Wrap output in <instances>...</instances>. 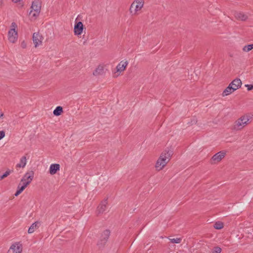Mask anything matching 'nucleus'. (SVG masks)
Masks as SVG:
<instances>
[{"mask_svg":"<svg viewBox=\"0 0 253 253\" xmlns=\"http://www.w3.org/2000/svg\"><path fill=\"white\" fill-rule=\"evenodd\" d=\"M172 152L171 150L165 151L162 153L156 164V168L158 170L162 169L170 160Z\"/></svg>","mask_w":253,"mask_h":253,"instance_id":"f257e3e1","label":"nucleus"},{"mask_svg":"<svg viewBox=\"0 0 253 253\" xmlns=\"http://www.w3.org/2000/svg\"><path fill=\"white\" fill-rule=\"evenodd\" d=\"M252 117L249 115L242 116L237 120L232 126V129L238 131L242 129L246 126L249 124Z\"/></svg>","mask_w":253,"mask_h":253,"instance_id":"f03ea898","label":"nucleus"},{"mask_svg":"<svg viewBox=\"0 0 253 253\" xmlns=\"http://www.w3.org/2000/svg\"><path fill=\"white\" fill-rule=\"evenodd\" d=\"M143 5V0H134L130 6V13L132 15L138 14L137 12L141 10Z\"/></svg>","mask_w":253,"mask_h":253,"instance_id":"7ed1b4c3","label":"nucleus"},{"mask_svg":"<svg viewBox=\"0 0 253 253\" xmlns=\"http://www.w3.org/2000/svg\"><path fill=\"white\" fill-rule=\"evenodd\" d=\"M17 25L15 22H12L11 25V29L8 33V39L11 43H15L18 39V33L15 30Z\"/></svg>","mask_w":253,"mask_h":253,"instance_id":"20e7f679","label":"nucleus"},{"mask_svg":"<svg viewBox=\"0 0 253 253\" xmlns=\"http://www.w3.org/2000/svg\"><path fill=\"white\" fill-rule=\"evenodd\" d=\"M34 176V172L33 170H31L27 172L22 178L21 180V182L23 183V184L27 186L33 180Z\"/></svg>","mask_w":253,"mask_h":253,"instance_id":"39448f33","label":"nucleus"},{"mask_svg":"<svg viewBox=\"0 0 253 253\" xmlns=\"http://www.w3.org/2000/svg\"><path fill=\"white\" fill-rule=\"evenodd\" d=\"M226 152L224 151H221L214 155L211 159V163L215 164L219 162L225 156Z\"/></svg>","mask_w":253,"mask_h":253,"instance_id":"423d86ee","label":"nucleus"},{"mask_svg":"<svg viewBox=\"0 0 253 253\" xmlns=\"http://www.w3.org/2000/svg\"><path fill=\"white\" fill-rule=\"evenodd\" d=\"M22 247L21 244L19 243L13 244L7 253H21Z\"/></svg>","mask_w":253,"mask_h":253,"instance_id":"0eeeda50","label":"nucleus"},{"mask_svg":"<svg viewBox=\"0 0 253 253\" xmlns=\"http://www.w3.org/2000/svg\"><path fill=\"white\" fill-rule=\"evenodd\" d=\"M107 204V199L101 202L96 210V213L98 215L103 213L106 210Z\"/></svg>","mask_w":253,"mask_h":253,"instance_id":"6e6552de","label":"nucleus"},{"mask_svg":"<svg viewBox=\"0 0 253 253\" xmlns=\"http://www.w3.org/2000/svg\"><path fill=\"white\" fill-rule=\"evenodd\" d=\"M42 37L39 33H34L33 35V41L35 47L42 44Z\"/></svg>","mask_w":253,"mask_h":253,"instance_id":"1a4fd4ad","label":"nucleus"},{"mask_svg":"<svg viewBox=\"0 0 253 253\" xmlns=\"http://www.w3.org/2000/svg\"><path fill=\"white\" fill-rule=\"evenodd\" d=\"M84 25L82 22L76 23L74 26V32L75 35H80L83 33Z\"/></svg>","mask_w":253,"mask_h":253,"instance_id":"9d476101","label":"nucleus"},{"mask_svg":"<svg viewBox=\"0 0 253 253\" xmlns=\"http://www.w3.org/2000/svg\"><path fill=\"white\" fill-rule=\"evenodd\" d=\"M233 15L238 20L245 21L248 19V16L240 11H234Z\"/></svg>","mask_w":253,"mask_h":253,"instance_id":"9b49d317","label":"nucleus"},{"mask_svg":"<svg viewBox=\"0 0 253 253\" xmlns=\"http://www.w3.org/2000/svg\"><path fill=\"white\" fill-rule=\"evenodd\" d=\"M233 89L234 91L241 87L242 85V82L240 79L236 78L230 84Z\"/></svg>","mask_w":253,"mask_h":253,"instance_id":"f8f14e48","label":"nucleus"},{"mask_svg":"<svg viewBox=\"0 0 253 253\" xmlns=\"http://www.w3.org/2000/svg\"><path fill=\"white\" fill-rule=\"evenodd\" d=\"M32 10L34 11L40 12L41 9V2L39 0H35L32 2Z\"/></svg>","mask_w":253,"mask_h":253,"instance_id":"ddd939ff","label":"nucleus"},{"mask_svg":"<svg viewBox=\"0 0 253 253\" xmlns=\"http://www.w3.org/2000/svg\"><path fill=\"white\" fill-rule=\"evenodd\" d=\"M60 169V165L58 164H53L50 166L49 173L51 175L55 174Z\"/></svg>","mask_w":253,"mask_h":253,"instance_id":"4468645a","label":"nucleus"},{"mask_svg":"<svg viewBox=\"0 0 253 253\" xmlns=\"http://www.w3.org/2000/svg\"><path fill=\"white\" fill-rule=\"evenodd\" d=\"M128 65L127 61H121L119 64L117 66L116 69L117 72H121L124 71L127 65Z\"/></svg>","mask_w":253,"mask_h":253,"instance_id":"2eb2a0df","label":"nucleus"},{"mask_svg":"<svg viewBox=\"0 0 253 253\" xmlns=\"http://www.w3.org/2000/svg\"><path fill=\"white\" fill-rule=\"evenodd\" d=\"M104 73V67L102 65H99L96 69L93 72V75L94 76L101 75Z\"/></svg>","mask_w":253,"mask_h":253,"instance_id":"dca6fc26","label":"nucleus"},{"mask_svg":"<svg viewBox=\"0 0 253 253\" xmlns=\"http://www.w3.org/2000/svg\"><path fill=\"white\" fill-rule=\"evenodd\" d=\"M39 225H40V222L38 221H36V222L33 223L31 225V226L29 227V228L28 229V233H29V234L33 233L35 231V230H36L37 229H38L39 227Z\"/></svg>","mask_w":253,"mask_h":253,"instance_id":"f3484780","label":"nucleus"},{"mask_svg":"<svg viewBox=\"0 0 253 253\" xmlns=\"http://www.w3.org/2000/svg\"><path fill=\"white\" fill-rule=\"evenodd\" d=\"M110 231L109 229H106L104 230L100 237V238L105 240L106 241H108V240L109 238V236L110 235Z\"/></svg>","mask_w":253,"mask_h":253,"instance_id":"a211bd4d","label":"nucleus"},{"mask_svg":"<svg viewBox=\"0 0 253 253\" xmlns=\"http://www.w3.org/2000/svg\"><path fill=\"white\" fill-rule=\"evenodd\" d=\"M234 91V89H233L232 87L230 84L222 92V96H227Z\"/></svg>","mask_w":253,"mask_h":253,"instance_id":"6ab92c4d","label":"nucleus"},{"mask_svg":"<svg viewBox=\"0 0 253 253\" xmlns=\"http://www.w3.org/2000/svg\"><path fill=\"white\" fill-rule=\"evenodd\" d=\"M27 163V158L26 156H23L20 161V163L16 165V168H24Z\"/></svg>","mask_w":253,"mask_h":253,"instance_id":"aec40b11","label":"nucleus"},{"mask_svg":"<svg viewBox=\"0 0 253 253\" xmlns=\"http://www.w3.org/2000/svg\"><path fill=\"white\" fill-rule=\"evenodd\" d=\"M107 241L105 240L102 239L101 238H99L98 241L97 243V246L98 248L99 249H102L104 248L106 243Z\"/></svg>","mask_w":253,"mask_h":253,"instance_id":"412c9836","label":"nucleus"},{"mask_svg":"<svg viewBox=\"0 0 253 253\" xmlns=\"http://www.w3.org/2000/svg\"><path fill=\"white\" fill-rule=\"evenodd\" d=\"M62 112V107L61 106H57L53 111V114L56 116H58L61 115Z\"/></svg>","mask_w":253,"mask_h":253,"instance_id":"4be33fe9","label":"nucleus"},{"mask_svg":"<svg viewBox=\"0 0 253 253\" xmlns=\"http://www.w3.org/2000/svg\"><path fill=\"white\" fill-rule=\"evenodd\" d=\"M20 183L19 184V185L18 186V187H17V191L16 192V193H15L14 195L15 196H18L21 193H22V192L25 189V188L27 187L25 185H24V184L22 185V186H21V187L20 186Z\"/></svg>","mask_w":253,"mask_h":253,"instance_id":"5701e85b","label":"nucleus"},{"mask_svg":"<svg viewBox=\"0 0 253 253\" xmlns=\"http://www.w3.org/2000/svg\"><path fill=\"white\" fill-rule=\"evenodd\" d=\"M253 49V44H248L247 45H245L243 48V50L244 52H249L252 49Z\"/></svg>","mask_w":253,"mask_h":253,"instance_id":"b1692460","label":"nucleus"},{"mask_svg":"<svg viewBox=\"0 0 253 253\" xmlns=\"http://www.w3.org/2000/svg\"><path fill=\"white\" fill-rule=\"evenodd\" d=\"M213 227L216 229H221L223 227V224L221 222H216L214 223Z\"/></svg>","mask_w":253,"mask_h":253,"instance_id":"393cba45","label":"nucleus"},{"mask_svg":"<svg viewBox=\"0 0 253 253\" xmlns=\"http://www.w3.org/2000/svg\"><path fill=\"white\" fill-rule=\"evenodd\" d=\"M40 13V12L34 11V10H31L29 14L31 15L32 18H33L34 19H35L39 15Z\"/></svg>","mask_w":253,"mask_h":253,"instance_id":"a878e982","label":"nucleus"},{"mask_svg":"<svg viewBox=\"0 0 253 253\" xmlns=\"http://www.w3.org/2000/svg\"><path fill=\"white\" fill-rule=\"evenodd\" d=\"M169 241L172 243L178 244L180 243L182 241V238H169Z\"/></svg>","mask_w":253,"mask_h":253,"instance_id":"bb28decb","label":"nucleus"},{"mask_svg":"<svg viewBox=\"0 0 253 253\" xmlns=\"http://www.w3.org/2000/svg\"><path fill=\"white\" fill-rule=\"evenodd\" d=\"M12 171H13V170L8 169L6 170L3 175H0V181L9 175Z\"/></svg>","mask_w":253,"mask_h":253,"instance_id":"cd10ccee","label":"nucleus"},{"mask_svg":"<svg viewBox=\"0 0 253 253\" xmlns=\"http://www.w3.org/2000/svg\"><path fill=\"white\" fill-rule=\"evenodd\" d=\"M221 249L218 246L214 247L212 251V253H221Z\"/></svg>","mask_w":253,"mask_h":253,"instance_id":"c85d7f7f","label":"nucleus"},{"mask_svg":"<svg viewBox=\"0 0 253 253\" xmlns=\"http://www.w3.org/2000/svg\"><path fill=\"white\" fill-rule=\"evenodd\" d=\"M21 47L24 49L26 48L27 44H26V42L24 41H23V42H21Z\"/></svg>","mask_w":253,"mask_h":253,"instance_id":"c756f323","label":"nucleus"},{"mask_svg":"<svg viewBox=\"0 0 253 253\" xmlns=\"http://www.w3.org/2000/svg\"><path fill=\"white\" fill-rule=\"evenodd\" d=\"M5 136V132L3 130L0 131V140Z\"/></svg>","mask_w":253,"mask_h":253,"instance_id":"7c9ffc66","label":"nucleus"},{"mask_svg":"<svg viewBox=\"0 0 253 253\" xmlns=\"http://www.w3.org/2000/svg\"><path fill=\"white\" fill-rule=\"evenodd\" d=\"M246 86L247 87L248 90L253 89V84H246Z\"/></svg>","mask_w":253,"mask_h":253,"instance_id":"2f4dec72","label":"nucleus"},{"mask_svg":"<svg viewBox=\"0 0 253 253\" xmlns=\"http://www.w3.org/2000/svg\"><path fill=\"white\" fill-rule=\"evenodd\" d=\"M4 5L3 0H0V7H2Z\"/></svg>","mask_w":253,"mask_h":253,"instance_id":"473e14b6","label":"nucleus"},{"mask_svg":"<svg viewBox=\"0 0 253 253\" xmlns=\"http://www.w3.org/2000/svg\"><path fill=\"white\" fill-rule=\"evenodd\" d=\"M14 3H17L20 1V0H11Z\"/></svg>","mask_w":253,"mask_h":253,"instance_id":"72a5a7b5","label":"nucleus"},{"mask_svg":"<svg viewBox=\"0 0 253 253\" xmlns=\"http://www.w3.org/2000/svg\"><path fill=\"white\" fill-rule=\"evenodd\" d=\"M3 113H1L0 114V118H1V117H2L3 116Z\"/></svg>","mask_w":253,"mask_h":253,"instance_id":"f704fd0d","label":"nucleus"}]
</instances>
